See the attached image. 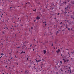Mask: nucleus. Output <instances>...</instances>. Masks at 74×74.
Segmentation results:
<instances>
[{
  "label": "nucleus",
  "mask_w": 74,
  "mask_h": 74,
  "mask_svg": "<svg viewBox=\"0 0 74 74\" xmlns=\"http://www.w3.org/2000/svg\"><path fill=\"white\" fill-rule=\"evenodd\" d=\"M68 54H69V52H68Z\"/></svg>",
  "instance_id": "nucleus-54"
},
{
  "label": "nucleus",
  "mask_w": 74,
  "mask_h": 74,
  "mask_svg": "<svg viewBox=\"0 0 74 74\" xmlns=\"http://www.w3.org/2000/svg\"><path fill=\"white\" fill-rule=\"evenodd\" d=\"M71 70H68V71H70V73H71Z\"/></svg>",
  "instance_id": "nucleus-7"
},
{
  "label": "nucleus",
  "mask_w": 74,
  "mask_h": 74,
  "mask_svg": "<svg viewBox=\"0 0 74 74\" xmlns=\"http://www.w3.org/2000/svg\"><path fill=\"white\" fill-rule=\"evenodd\" d=\"M15 56L16 58V56Z\"/></svg>",
  "instance_id": "nucleus-47"
},
{
  "label": "nucleus",
  "mask_w": 74,
  "mask_h": 74,
  "mask_svg": "<svg viewBox=\"0 0 74 74\" xmlns=\"http://www.w3.org/2000/svg\"><path fill=\"white\" fill-rule=\"evenodd\" d=\"M66 28H67V29H68V27H66Z\"/></svg>",
  "instance_id": "nucleus-37"
},
{
  "label": "nucleus",
  "mask_w": 74,
  "mask_h": 74,
  "mask_svg": "<svg viewBox=\"0 0 74 74\" xmlns=\"http://www.w3.org/2000/svg\"><path fill=\"white\" fill-rule=\"evenodd\" d=\"M27 56L28 58H29V56H28V55H27Z\"/></svg>",
  "instance_id": "nucleus-31"
},
{
  "label": "nucleus",
  "mask_w": 74,
  "mask_h": 74,
  "mask_svg": "<svg viewBox=\"0 0 74 74\" xmlns=\"http://www.w3.org/2000/svg\"><path fill=\"white\" fill-rule=\"evenodd\" d=\"M6 67H7V66H6Z\"/></svg>",
  "instance_id": "nucleus-63"
},
{
  "label": "nucleus",
  "mask_w": 74,
  "mask_h": 74,
  "mask_svg": "<svg viewBox=\"0 0 74 74\" xmlns=\"http://www.w3.org/2000/svg\"><path fill=\"white\" fill-rule=\"evenodd\" d=\"M42 65H44V64H42Z\"/></svg>",
  "instance_id": "nucleus-43"
},
{
  "label": "nucleus",
  "mask_w": 74,
  "mask_h": 74,
  "mask_svg": "<svg viewBox=\"0 0 74 74\" xmlns=\"http://www.w3.org/2000/svg\"><path fill=\"white\" fill-rule=\"evenodd\" d=\"M29 59V58H27V60H28Z\"/></svg>",
  "instance_id": "nucleus-35"
},
{
  "label": "nucleus",
  "mask_w": 74,
  "mask_h": 74,
  "mask_svg": "<svg viewBox=\"0 0 74 74\" xmlns=\"http://www.w3.org/2000/svg\"><path fill=\"white\" fill-rule=\"evenodd\" d=\"M41 61V60H39L38 61L37 60H36V62L37 63H38V62H40V61Z\"/></svg>",
  "instance_id": "nucleus-3"
},
{
  "label": "nucleus",
  "mask_w": 74,
  "mask_h": 74,
  "mask_svg": "<svg viewBox=\"0 0 74 74\" xmlns=\"http://www.w3.org/2000/svg\"><path fill=\"white\" fill-rule=\"evenodd\" d=\"M36 20H34V22H36Z\"/></svg>",
  "instance_id": "nucleus-36"
},
{
  "label": "nucleus",
  "mask_w": 74,
  "mask_h": 74,
  "mask_svg": "<svg viewBox=\"0 0 74 74\" xmlns=\"http://www.w3.org/2000/svg\"><path fill=\"white\" fill-rule=\"evenodd\" d=\"M60 63L61 64H62V61H60Z\"/></svg>",
  "instance_id": "nucleus-18"
},
{
  "label": "nucleus",
  "mask_w": 74,
  "mask_h": 74,
  "mask_svg": "<svg viewBox=\"0 0 74 74\" xmlns=\"http://www.w3.org/2000/svg\"><path fill=\"white\" fill-rule=\"evenodd\" d=\"M52 46H53V44H52Z\"/></svg>",
  "instance_id": "nucleus-55"
},
{
  "label": "nucleus",
  "mask_w": 74,
  "mask_h": 74,
  "mask_svg": "<svg viewBox=\"0 0 74 74\" xmlns=\"http://www.w3.org/2000/svg\"><path fill=\"white\" fill-rule=\"evenodd\" d=\"M70 30V28H68V30Z\"/></svg>",
  "instance_id": "nucleus-27"
},
{
  "label": "nucleus",
  "mask_w": 74,
  "mask_h": 74,
  "mask_svg": "<svg viewBox=\"0 0 74 74\" xmlns=\"http://www.w3.org/2000/svg\"><path fill=\"white\" fill-rule=\"evenodd\" d=\"M43 52H44V54H45V53H46V50H44Z\"/></svg>",
  "instance_id": "nucleus-5"
},
{
  "label": "nucleus",
  "mask_w": 74,
  "mask_h": 74,
  "mask_svg": "<svg viewBox=\"0 0 74 74\" xmlns=\"http://www.w3.org/2000/svg\"><path fill=\"white\" fill-rule=\"evenodd\" d=\"M66 61L67 62H69V60H67Z\"/></svg>",
  "instance_id": "nucleus-26"
},
{
  "label": "nucleus",
  "mask_w": 74,
  "mask_h": 74,
  "mask_svg": "<svg viewBox=\"0 0 74 74\" xmlns=\"http://www.w3.org/2000/svg\"><path fill=\"white\" fill-rule=\"evenodd\" d=\"M2 33H3V34H5V33H6V32H3Z\"/></svg>",
  "instance_id": "nucleus-12"
},
{
  "label": "nucleus",
  "mask_w": 74,
  "mask_h": 74,
  "mask_svg": "<svg viewBox=\"0 0 74 74\" xmlns=\"http://www.w3.org/2000/svg\"><path fill=\"white\" fill-rule=\"evenodd\" d=\"M66 50H68V49H67Z\"/></svg>",
  "instance_id": "nucleus-61"
},
{
  "label": "nucleus",
  "mask_w": 74,
  "mask_h": 74,
  "mask_svg": "<svg viewBox=\"0 0 74 74\" xmlns=\"http://www.w3.org/2000/svg\"><path fill=\"white\" fill-rule=\"evenodd\" d=\"M25 73L26 74H28V71H25Z\"/></svg>",
  "instance_id": "nucleus-6"
},
{
  "label": "nucleus",
  "mask_w": 74,
  "mask_h": 74,
  "mask_svg": "<svg viewBox=\"0 0 74 74\" xmlns=\"http://www.w3.org/2000/svg\"><path fill=\"white\" fill-rule=\"evenodd\" d=\"M60 49H58L57 51H56V52L57 53H59V52H60Z\"/></svg>",
  "instance_id": "nucleus-2"
},
{
  "label": "nucleus",
  "mask_w": 74,
  "mask_h": 74,
  "mask_svg": "<svg viewBox=\"0 0 74 74\" xmlns=\"http://www.w3.org/2000/svg\"><path fill=\"white\" fill-rule=\"evenodd\" d=\"M34 69H36L34 66Z\"/></svg>",
  "instance_id": "nucleus-24"
},
{
  "label": "nucleus",
  "mask_w": 74,
  "mask_h": 74,
  "mask_svg": "<svg viewBox=\"0 0 74 74\" xmlns=\"http://www.w3.org/2000/svg\"><path fill=\"white\" fill-rule=\"evenodd\" d=\"M73 19H74V17H73Z\"/></svg>",
  "instance_id": "nucleus-48"
},
{
  "label": "nucleus",
  "mask_w": 74,
  "mask_h": 74,
  "mask_svg": "<svg viewBox=\"0 0 74 74\" xmlns=\"http://www.w3.org/2000/svg\"><path fill=\"white\" fill-rule=\"evenodd\" d=\"M0 59H1V57H0Z\"/></svg>",
  "instance_id": "nucleus-64"
},
{
  "label": "nucleus",
  "mask_w": 74,
  "mask_h": 74,
  "mask_svg": "<svg viewBox=\"0 0 74 74\" xmlns=\"http://www.w3.org/2000/svg\"><path fill=\"white\" fill-rule=\"evenodd\" d=\"M31 29H33V27H31Z\"/></svg>",
  "instance_id": "nucleus-19"
},
{
  "label": "nucleus",
  "mask_w": 74,
  "mask_h": 74,
  "mask_svg": "<svg viewBox=\"0 0 74 74\" xmlns=\"http://www.w3.org/2000/svg\"><path fill=\"white\" fill-rule=\"evenodd\" d=\"M33 51H34V49H33Z\"/></svg>",
  "instance_id": "nucleus-46"
},
{
  "label": "nucleus",
  "mask_w": 74,
  "mask_h": 74,
  "mask_svg": "<svg viewBox=\"0 0 74 74\" xmlns=\"http://www.w3.org/2000/svg\"><path fill=\"white\" fill-rule=\"evenodd\" d=\"M74 16H73L72 15L71 16V18H73H73H74Z\"/></svg>",
  "instance_id": "nucleus-8"
},
{
  "label": "nucleus",
  "mask_w": 74,
  "mask_h": 74,
  "mask_svg": "<svg viewBox=\"0 0 74 74\" xmlns=\"http://www.w3.org/2000/svg\"><path fill=\"white\" fill-rule=\"evenodd\" d=\"M45 26H47V24H45Z\"/></svg>",
  "instance_id": "nucleus-41"
},
{
  "label": "nucleus",
  "mask_w": 74,
  "mask_h": 74,
  "mask_svg": "<svg viewBox=\"0 0 74 74\" xmlns=\"http://www.w3.org/2000/svg\"><path fill=\"white\" fill-rule=\"evenodd\" d=\"M61 56H62V54H61Z\"/></svg>",
  "instance_id": "nucleus-52"
},
{
  "label": "nucleus",
  "mask_w": 74,
  "mask_h": 74,
  "mask_svg": "<svg viewBox=\"0 0 74 74\" xmlns=\"http://www.w3.org/2000/svg\"><path fill=\"white\" fill-rule=\"evenodd\" d=\"M66 21H67V22H69V21H68V20H67Z\"/></svg>",
  "instance_id": "nucleus-42"
},
{
  "label": "nucleus",
  "mask_w": 74,
  "mask_h": 74,
  "mask_svg": "<svg viewBox=\"0 0 74 74\" xmlns=\"http://www.w3.org/2000/svg\"><path fill=\"white\" fill-rule=\"evenodd\" d=\"M5 29V27H4V29Z\"/></svg>",
  "instance_id": "nucleus-39"
},
{
  "label": "nucleus",
  "mask_w": 74,
  "mask_h": 74,
  "mask_svg": "<svg viewBox=\"0 0 74 74\" xmlns=\"http://www.w3.org/2000/svg\"><path fill=\"white\" fill-rule=\"evenodd\" d=\"M21 53H25V51L23 52V51L22 52H21Z\"/></svg>",
  "instance_id": "nucleus-9"
},
{
  "label": "nucleus",
  "mask_w": 74,
  "mask_h": 74,
  "mask_svg": "<svg viewBox=\"0 0 74 74\" xmlns=\"http://www.w3.org/2000/svg\"><path fill=\"white\" fill-rule=\"evenodd\" d=\"M72 3L74 5V2H73V3Z\"/></svg>",
  "instance_id": "nucleus-40"
},
{
  "label": "nucleus",
  "mask_w": 74,
  "mask_h": 74,
  "mask_svg": "<svg viewBox=\"0 0 74 74\" xmlns=\"http://www.w3.org/2000/svg\"><path fill=\"white\" fill-rule=\"evenodd\" d=\"M71 53H72V54H73L74 53V51H73V52H72Z\"/></svg>",
  "instance_id": "nucleus-15"
},
{
  "label": "nucleus",
  "mask_w": 74,
  "mask_h": 74,
  "mask_svg": "<svg viewBox=\"0 0 74 74\" xmlns=\"http://www.w3.org/2000/svg\"><path fill=\"white\" fill-rule=\"evenodd\" d=\"M63 3L64 4H66V2H63Z\"/></svg>",
  "instance_id": "nucleus-13"
},
{
  "label": "nucleus",
  "mask_w": 74,
  "mask_h": 74,
  "mask_svg": "<svg viewBox=\"0 0 74 74\" xmlns=\"http://www.w3.org/2000/svg\"><path fill=\"white\" fill-rule=\"evenodd\" d=\"M67 62V61L66 60H64V63H66V62Z\"/></svg>",
  "instance_id": "nucleus-16"
},
{
  "label": "nucleus",
  "mask_w": 74,
  "mask_h": 74,
  "mask_svg": "<svg viewBox=\"0 0 74 74\" xmlns=\"http://www.w3.org/2000/svg\"><path fill=\"white\" fill-rule=\"evenodd\" d=\"M60 14V13H58V14L57 15H59Z\"/></svg>",
  "instance_id": "nucleus-25"
},
{
  "label": "nucleus",
  "mask_w": 74,
  "mask_h": 74,
  "mask_svg": "<svg viewBox=\"0 0 74 74\" xmlns=\"http://www.w3.org/2000/svg\"><path fill=\"white\" fill-rule=\"evenodd\" d=\"M33 11H36V10L35 9V10H33Z\"/></svg>",
  "instance_id": "nucleus-20"
},
{
  "label": "nucleus",
  "mask_w": 74,
  "mask_h": 74,
  "mask_svg": "<svg viewBox=\"0 0 74 74\" xmlns=\"http://www.w3.org/2000/svg\"><path fill=\"white\" fill-rule=\"evenodd\" d=\"M62 23V22H61V23H60V25H61Z\"/></svg>",
  "instance_id": "nucleus-21"
},
{
  "label": "nucleus",
  "mask_w": 74,
  "mask_h": 74,
  "mask_svg": "<svg viewBox=\"0 0 74 74\" xmlns=\"http://www.w3.org/2000/svg\"><path fill=\"white\" fill-rule=\"evenodd\" d=\"M29 67H30V66H29Z\"/></svg>",
  "instance_id": "nucleus-56"
},
{
  "label": "nucleus",
  "mask_w": 74,
  "mask_h": 74,
  "mask_svg": "<svg viewBox=\"0 0 74 74\" xmlns=\"http://www.w3.org/2000/svg\"><path fill=\"white\" fill-rule=\"evenodd\" d=\"M40 17H38V16L37 17H36V19H40Z\"/></svg>",
  "instance_id": "nucleus-4"
},
{
  "label": "nucleus",
  "mask_w": 74,
  "mask_h": 74,
  "mask_svg": "<svg viewBox=\"0 0 74 74\" xmlns=\"http://www.w3.org/2000/svg\"><path fill=\"white\" fill-rule=\"evenodd\" d=\"M1 18H3V17L2 16V15H1Z\"/></svg>",
  "instance_id": "nucleus-29"
},
{
  "label": "nucleus",
  "mask_w": 74,
  "mask_h": 74,
  "mask_svg": "<svg viewBox=\"0 0 74 74\" xmlns=\"http://www.w3.org/2000/svg\"><path fill=\"white\" fill-rule=\"evenodd\" d=\"M63 52H64V51L63 50Z\"/></svg>",
  "instance_id": "nucleus-44"
},
{
  "label": "nucleus",
  "mask_w": 74,
  "mask_h": 74,
  "mask_svg": "<svg viewBox=\"0 0 74 74\" xmlns=\"http://www.w3.org/2000/svg\"><path fill=\"white\" fill-rule=\"evenodd\" d=\"M25 42H24V44H25Z\"/></svg>",
  "instance_id": "nucleus-58"
},
{
  "label": "nucleus",
  "mask_w": 74,
  "mask_h": 74,
  "mask_svg": "<svg viewBox=\"0 0 74 74\" xmlns=\"http://www.w3.org/2000/svg\"><path fill=\"white\" fill-rule=\"evenodd\" d=\"M52 33L51 34V35H52Z\"/></svg>",
  "instance_id": "nucleus-50"
},
{
  "label": "nucleus",
  "mask_w": 74,
  "mask_h": 74,
  "mask_svg": "<svg viewBox=\"0 0 74 74\" xmlns=\"http://www.w3.org/2000/svg\"><path fill=\"white\" fill-rule=\"evenodd\" d=\"M51 10H53V8H51Z\"/></svg>",
  "instance_id": "nucleus-23"
},
{
  "label": "nucleus",
  "mask_w": 74,
  "mask_h": 74,
  "mask_svg": "<svg viewBox=\"0 0 74 74\" xmlns=\"http://www.w3.org/2000/svg\"><path fill=\"white\" fill-rule=\"evenodd\" d=\"M58 33H59V32H58V31H57V33H56V34H58Z\"/></svg>",
  "instance_id": "nucleus-14"
},
{
  "label": "nucleus",
  "mask_w": 74,
  "mask_h": 74,
  "mask_svg": "<svg viewBox=\"0 0 74 74\" xmlns=\"http://www.w3.org/2000/svg\"><path fill=\"white\" fill-rule=\"evenodd\" d=\"M39 58H40V56H39Z\"/></svg>",
  "instance_id": "nucleus-62"
},
{
  "label": "nucleus",
  "mask_w": 74,
  "mask_h": 74,
  "mask_svg": "<svg viewBox=\"0 0 74 74\" xmlns=\"http://www.w3.org/2000/svg\"><path fill=\"white\" fill-rule=\"evenodd\" d=\"M10 8H12V7H10Z\"/></svg>",
  "instance_id": "nucleus-49"
},
{
  "label": "nucleus",
  "mask_w": 74,
  "mask_h": 74,
  "mask_svg": "<svg viewBox=\"0 0 74 74\" xmlns=\"http://www.w3.org/2000/svg\"><path fill=\"white\" fill-rule=\"evenodd\" d=\"M32 46V44L30 45V47H31Z\"/></svg>",
  "instance_id": "nucleus-30"
},
{
  "label": "nucleus",
  "mask_w": 74,
  "mask_h": 74,
  "mask_svg": "<svg viewBox=\"0 0 74 74\" xmlns=\"http://www.w3.org/2000/svg\"><path fill=\"white\" fill-rule=\"evenodd\" d=\"M63 60H64H64H65V59H63Z\"/></svg>",
  "instance_id": "nucleus-28"
},
{
  "label": "nucleus",
  "mask_w": 74,
  "mask_h": 74,
  "mask_svg": "<svg viewBox=\"0 0 74 74\" xmlns=\"http://www.w3.org/2000/svg\"><path fill=\"white\" fill-rule=\"evenodd\" d=\"M5 28H6V29H8V28L7 27H5Z\"/></svg>",
  "instance_id": "nucleus-32"
},
{
  "label": "nucleus",
  "mask_w": 74,
  "mask_h": 74,
  "mask_svg": "<svg viewBox=\"0 0 74 74\" xmlns=\"http://www.w3.org/2000/svg\"><path fill=\"white\" fill-rule=\"evenodd\" d=\"M65 26H66V27H67V24H66V25H65Z\"/></svg>",
  "instance_id": "nucleus-22"
},
{
  "label": "nucleus",
  "mask_w": 74,
  "mask_h": 74,
  "mask_svg": "<svg viewBox=\"0 0 74 74\" xmlns=\"http://www.w3.org/2000/svg\"><path fill=\"white\" fill-rule=\"evenodd\" d=\"M1 55H2L3 56L4 55V54L2 53L1 54Z\"/></svg>",
  "instance_id": "nucleus-17"
},
{
  "label": "nucleus",
  "mask_w": 74,
  "mask_h": 74,
  "mask_svg": "<svg viewBox=\"0 0 74 74\" xmlns=\"http://www.w3.org/2000/svg\"><path fill=\"white\" fill-rule=\"evenodd\" d=\"M43 65H44V66H45V64H43Z\"/></svg>",
  "instance_id": "nucleus-45"
},
{
  "label": "nucleus",
  "mask_w": 74,
  "mask_h": 74,
  "mask_svg": "<svg viewBox=\"0 0 74 74\" xmlns=\"http://www.w3.org/2000/svg\"><path fill=\"white\" fill-rule=\"evenodd\" d=\"M14 23H15V22H14Z\"/></svg>",
  "instance_id": "nucleus-60"
},
{
  "label": "nucleus",
  "mask_w": 74,
  "mask_h": 74,
  "mask_svg": "<svg viewBox=\"0 0 74 74\" xmlns=\"http://www.w3.org/2000/svg\"><path fill=\"white\" fill-rule=\"evenodd\" d=\"M37 42V43H38V41H37V42Z\"/></svg>",
  "instance_id": "nucleus-57"
},
{
  "label": "nucleus",
  "mask_w": 74,
  "mask_h": 74,
  "mask_svg": "<svg viewBox=\"0 0 74 74\" xmlns=\"http://www.w3.org/2000/svg\"><path fill=\"white\" fill-rule=\"evenodd\" d=\"M26 4H30V3H29V2H28V3H26Z\"/></svg>",
  "instance_id": "nucleus-11"
},
{
  "label": "nucleus",
  "mask_w": 74,
  "mask_h": 74,
  "mask_svg": "<svg viewBox=\"0 0 74 74\" xmlns=\"http://www.w3.org/2000/svg\"><path fill=\"white\" fill-rule=\"evenodd\" d=\"M17 64V65H18V63H16Z\"/></svg>",
  "instance_id": "nucleus-38"
},
{
  "label": "nucleus",
  "mask_w": 74,
  "mask_h": 74,
  "mask_svg": "<svg viewBox=\"0 0 74 74\" xmlns=\"http://www.w3.org/2000/svg\"><path fill=\"white\" fill-rule=\"evenodd\" d=\"M43 23H45V24H46V23H47V22L45 21L43 22Z\"/></svg>",
  "instance_id": "nucleus-10"
},
{
  "label": "nucleus",
  "mask_w": 74,
  "mask_h": 74,
  "mask_svg": "<svg viewBox=\"0 0 74 74\" xmlns=\"http://www.w3.org/2000/svg\"><path fill=\"white\" fill-rule=\"evenodd\" d=\"M70 7H71V4H69V5L67 6L66 8H65V10H67V8H70Z\"/></svg>",
  "instance_id": "nucleus-1"
},
{
  "label": "nucleus",
  "mask_w": 74,
  "mask_h": 74,
  "mask_svg": "<svg viewBox=\"0 0 74 74\" xmlns=\"http://www.w3.org/2000/svg\"><path fill=\"white\" fill-rule=\"evenodd\" d=\"M42 60H44L42 59Z\"/></svg>",
  "instance_id": "nucleus-59"
},
{
  "label": "nucleus",
  "mask_w": 74,
  "mask_h": 74,
  "mask_svg": "<svg viewBox=\"0 0 74 74\" xmlns=\"http://www.w3.org/2000/svg\"><path fill=\"white\" fill-rule=\"evenodd\" d=\"M46 43H47V42H48V41H47V42H46Z\"/></svg>",
  "instance_id": "nucleus-51"
},
{
  "label": "nucleus",
  "mask_w": 74,
  "mask_h": 74,
  "mask_svg": "<svg viewBox=\"0 0 74 74\" xmlns=\"http://www.w3.org/2000/svg\"><path fill=\"white\" fill-rule=\"evenodd\" d=\"M69 69H71V68L70 67H69Z\"/></svg>",
  "instance_id": "nucleus-33"
},
{
  "label": "nucleus",
  "mask_w": 74,
  "mask_h": 74,
  "mask_svg": "<svg viewBox=\"0 0 74 74\" xmlns=\"http://www.w3.org/2000/svg\"><path fill=\"white\" fill-rule=\"evenodd\" d=\"M3 15V14H2V15Z\"/></svg>",
  "instance_id": "nucleus-53"
},
{
  "label": "nucleus",
  "mask_w": 74,
  "mask_h": 74,
  "mask_svg": "<svg viewBox=\"0 0 74 74\" xmlns=\"http://www.w3.org/2000/svg\"><path fill=\"white\" fill-rule=\"evenodd\" d=\"M67 13V12H64V13L66 14V13Z\"/></svg>",
  "instance_id": "nucleus-34"
}]
</instances>
